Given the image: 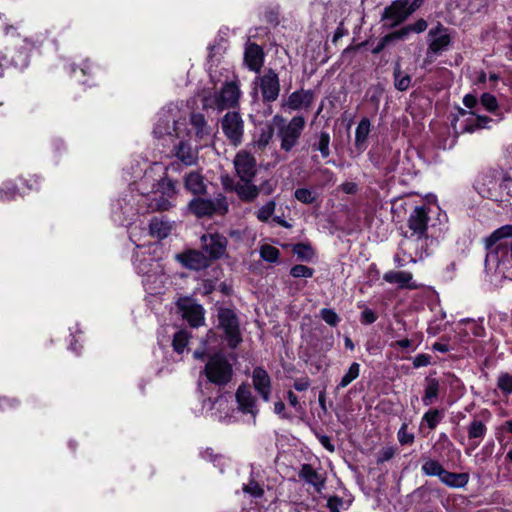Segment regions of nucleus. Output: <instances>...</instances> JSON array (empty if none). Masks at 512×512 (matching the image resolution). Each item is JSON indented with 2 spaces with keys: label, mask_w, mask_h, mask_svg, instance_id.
Instances as JSON below:
<instances>
[{
  "label": "nucleus",
  "mask_w": 512,
  "mask_h": 512,
  "mask_svg": "<svg viewBox=\"0 0 512 512\" xmlns=\"http://www.w3.org/2000/svg\"><path fill=\"white\" fill-rule=\"evenodd\" d=\"M243 120L236 111L228 112L222 119V128H242Z\"/></svg>",
  "instance_id": "nucleus-42"
},
{
  "label": "nucleus",
  "mask_w": 512,
  "mask_h": 512,
  "mask_svg": "<svg viewBox=\"0 0 512 512\" xmlns=\"http://www.w3.org/2000/svg\"><path fill=\"white\" fill-rule=\"evenodd\" d=\"M244 59L250 70L259 71L263 64V51L261 47L255 43L248 44L245 49Z\"/></svg>",
  "instance_id": "nucleus-24"
},
{
  "label": "nucleus",
  "mask_w": 512,
  "mask_h": 512,
  "mask_svg": "<svg viewBox=\"0 0 512 512\" xmlns=\"http://www.w3.org/2000/svg\"><path fill=\"white\" fill-rule=\"evenodd\" d=\"M469 479L468 473H454L445 469L439 480L450 488H463L468 484Z\"/></svg>",
  "instance_id": "nucleus-27"
},
{
  "label": "nucleus",
  "mask_w": 512,
  "mask_h": 512,
  "mask_svg": "<svg viewBox=\"0 0 512 512\" xmlns=\"http://www.w3.org/2000/svg\"><path fill=\"white\" fill-rule=\"evenodd\" d=\"M444 418V410L429 409L422 417V424H426L430 430H434Z\"/></svg>",
  "instance_id": "nucleus-33"
},
{
  "label": "nucleus",
  "mask_w": 512,
  "mask_h": 512,
  "mask_svg": "<svg viewBox=\"0 0 512 512\" xmlns=\"http://www.w3.org/2000/svg\"><path fill=\"white\" fill-rule=\"evenodd\" d=\"M293 253L301 261H310L313 257V250L309 245L297 243L293 246Z\"/></svg>",
  "instance_id": "nucleus-45"
},
{
  "label": "nucleus",
  "mask_w": 512,
  "mask_h": 512,
  "mask_svg": "<svg viewBox=\"0 0 512 512\" xmlns=\"http://www.w3.org/2000/svg\"><path fill=\"white\" fill-rule=\"evenodd\" d=\"M219 453H216L213 448L207 447L205 450L201 451V458L211 462L212 459L216 457Z\"/></svg>",
  "instance_id": "nucleus-62"
},
{
  "label": "nucleus",
  "mask_w": 512,
  "mask_h": 512,
  "mask_svg": "<svg viewBox=\"0 0 512 512\" xmlns=\"http://www.w3.org/2000/svg\"><path fill=\"white\" fill-rule=\"evenodd\" d=\"M170 226L157 218H152L149 224V232L152 236H156L159 239L166 238L170 233Z\"/></svg>",
  "instance_id": "nucleus-34"
},
{
  "label": "nucleus",
  "mask_w": 512,
  "mask_h": 512,
  "mask_svg": "<svg viewBox=\"0 0 512 512\" xmlns=\"http://www.w3.org/2000/svg\"><path fill=\"white\" fill-rule=\"evenodd\" d=\"M480 103L489 112H495L498 108L496 97L490 93H483L480 97Z\"/></svg>",
  "instance_id": "nucleus-49"
},
{
  "label": "nucleus",
  "mask_w": 512,
  "mask_h": 512,
  "mask_svg": "<svg viewBox=\"0 0 512 512\" xmlns=\"http://www.w3.org/2000/svg\"><path fill=\"white\" fill-rule=\"evenodd\" d=\"M287 401L289 403L290 406L294 407V408H297L299 406V400H298V397L297 395L289 390L287 392Z\"/></svg>",
  "instance_id": "nucleus-63"
},
{
  "label": "nucleus",
  "mask_w": 512,
  "mask_h": 512,
  "mask_svg": "<svg viewBox=\"0 0 512 512\" xmlns=\"http://www.w3.org/2000/svg\"><path fill=\"white\" fill-rule=\"evenodd\" d=\"M383 280L390 284H396L400 289H418L421 287L413 280L411 272L407 271H388L383 275Z\"/></svg>",
  "instance_id": "nucleus-20"
},
{
  "label": "nucleus",
  "mask_w": 512,
  "mask_h": 512,
  "mask_svg": "<svg viewBox=\"0 0 512 512\" xmlns=\"http://www.w3.org/2000/svg\"><path fill=\"white\" fill-rule=\"evenodd\" d=\"M276 202L274 200L268 201L265 205L260 207L256 212V217L261 222H268L275 211Z\"/></svg>",
  "instance_id": "nucleus-41"
},
{
  "label": "nucleus",
  "mask_w": 512,
  "mask_h": 512,
  "mask_svg": "<svg viewBox=\"0 0 512 512\" xmlns=\"http://www.w3.org/2000/svg\"><path fill=\"white\" fill-rule=\"evenodd\" d=\"M360 374V364L357 362H353L347 372L343 375L340 382L337 385V389H342L347 387L352 381L358 378Z\"/></svg>",
  "instance_id": "nucleus-37"
},
{
  "label": "nucleus",
  "mask_w": 512,
  "mask_h": 512,
  "mask_svg": "<svg viewBox=\"0 0 512 512\" xmlns=\"http://www.w3.org/2000/svg\"><path fill=\"white\" fill-rule=\"evenodd\" d=\"M485 247L496 254L499 267L509 265L512 268V225L496 229L485 239Z\"/></svg>",
  "instance_id": "nucleus-4"
},
{
  "label": "nucleus",
  "mask_w": 512,
  "mask_h": 512,
  "mask_svg": "<svg viewBox=\"0 0 512 512\" xmlns=\"http://www.w3.org/2000/svg\"><path fill=\"white\" fill-rule=\"evenodd\" d=\"M427 28V22L424 19H419L414 24L402 28L400 31L394 33L397 38H404L409 32L413 31L421 33Z\"/></svg>",
  "instance_id": "nucleus-43"
},
{
  "label": "nucleus",
  "mask_w": 512,
  "mask_h": 512,
  "mask_svg": "<svg viewBox=\"0 0 512 512\" xmlns=\"http://www.w3.org/2000/svg\"><path fill=\"white\" fill-rule=\"evenodd\" d=\"M326 506L330 512H342L349 508L350 502L344 501L342 498L337 496H331L327 499Z\"/></svg>",
  "instance_id": "nucleus-44"
},
{
  "label": "nucleus",
  "mask_w": 512,
  "mask_h": 512,
  "mask_svg": "<svg viewBox=\"0 0 512 512\" xmlns=\"http://www.w3.org/2000/svg\"><path fill=\"white\" fill-rule=\"evenodd\" d=\"M243 491L254 498H261L264 495V489L254 479H251L248 484L243 486Z\"/></svg>",
  "instance_id": "nucleus-47"
},
{
  "label": "nucleus",
  "mask_w": 512,
  "mask_h": 512,
  "mask_svg": "<svg viewBox=\"0 0 512 512\" xmlns=\"http://www.w3.org/2000/svg\"><path fill=\"white\" fill-rule=\"evenodd\" d=\"M252 383L259 396L264 401H269L272 390L271 378L262 366H257L253 369Z\"/></svg>",
  "instance_id": "nucleus-17"
},
{
  "label": "nucleus",
  "mask_w": 512,
  "mask_h": 512,
  "mask_svg": "<svg viewBox=\"0 0 512 512\" xmlns=\"http://www.w3.org/2000/svg\"><path fill=\"white\" fill-rule=\"evenodd\" d=\"M300 476L306 481L313 483L316 491L320 492V479L318 477V473L309 464H304L302 466Z\"/></svg>",
  "instance_id": "nucleus-39"
},
{
  "label": "nucleus",
  "mask_w": 512,
  "mask_h": 512,
  "mask_svg": "<svg viewBox=\"0 0 512 512\" xmlns=\"http://www.w3.org/2000/svg\"><path fill=\"white\" fill-rule=\"evenodd\" d=\"M314 100V95L310 90H300L293 92L284 107L289 110L307 109Z\"/></svg>",
  "instance_id": "nucleus-21"
},
{
  "label": "nucleus",
  "mask_w": 512,
  "mask_h": 512,
  "mask_svg": "<svg viewBox=\"0 0 512 512\" xmlns=\"http://www.w3.org/2000/svg\"><path fill=\"white\" fill-rule=\"evenodd\" d=\"M368 132L369 130H356L355 141L359 149H361L362 144L366 141Z\"/></svg>",
  "instance_id": "nucleus-59"
},
{
  "label": "nucleus",
  "mask_w": 512,
  "mask_h": 512,
  "mask_svg": "<svg viewBox=\"0 0 512 512\" xmlns=\"http://www.w3.org/2000/svg\"><path fill=\"white\" fill-rule=\"evenodd\" d=\"M438 143L437 146L441 149H451L456 143V131L441 130V133L437 135Z\"/></svg>",
  "instance_id": "nucleus-38"
},
{
  "label": "nucleus",
  "mask_w": 512,
  "mask_h": 512,
  "mask_svg": "<svg viewBox=\"0 0 512 512\" xmlns=\"http://www.w3.org/2000/svg\"><path fill=\"white\" fill-rule=\"evenodd\" d=\"M417 7L416 2L409 5L408 0H396L385 8L383 18L391 20V25L404 21Z\"/></svg>",
  "instance_id": "nucleus-12"
},
{
  "label": "nucleus",
  "mask_w": 512,
  "mask_h": 512,
  "mask_svg": "<svg viewBox=\"0 0 512 512\" xmlns=\"http://www.w3.org/2000/svg\"><path fill=\"white\" fill-rule=\"evenodd\" d=\"M275 187H276V182L275 181H273L272 179L265 180L258 187L259 188V194L262 193V194L267 195V196L271 195L274 192Z\"/></svg>",
  "instance_id": "nucleus-54"
},
{
  "label": "nucleus",
  "mask_w": 512,
  "mask_h": 512,
  "mask_svg": "<svg viewBox=\"0 0 512 512\" xmlns=\"http://www.w3.org/2000/svg\"><path fill=\"white\" fill-rule=\"evenodd\" d=\"M322 320L331 326H336L340 322L339 316L330 309H322Z\"/></svg>",
  "instance_id": "nucleus-53"
},
{
  "label": "nucleus",
  "mask_w": 512,
  "mask_h": 512,
  "mask_svg": "<svg viewBox=\"0 0 512 512\" xmlns=\"http://www.w3.org/2000/svg\"><path fill=\"white\" fill-rule=\"evenodd\" d=\"M463 104L466 108L472 110L474 108L477 107L478 105V99L475 95L473 94H466L464 97H463Z\"/></svg>",
  "instance_id": "nucleus-58"
},
{
  "label": "nucleus",
  "mask_w": 512,
  "mask_h": 512,
  "mask_svg": "<svg viewBox=\"0 0 512 512\" xmlns=\"http://www.w3.org/2000/svg\"><path fill=\"white\" fill-rule=\"evenodd\" d=\"M157 193L173 198L176 193V183L174 180L165 176L161 178L157 183Z\"/></svg>",
  "instance_id": "nucleus-36"
},
{
  "label": "nucleus",
  "mask_w": 512,
  "mask_h": 512,
  "mask_svg": "<svg viewBox=\"0 0 512 512\" xmlns=\"http://www.w3.org/2000/svg\"><path fill=\"white\" fill-rule=\"evenodd\" d=\"M295 198L305 204H310L315 201L316 196L313 191L307 188H298L294 192Z\"/></svg>",
  "instance_id": "nucleus-48"
},
{
  "label": "nucleus",
  "mask_w": 512,
  "mask_h": 512,
  "mask_svg": "<svg viewBox=\"0 0 512 512\" xmlns=\"http://www.w3.org/2000/svg\"><path fill=\"white\" fill-rule=\"evenodd\" d=\"M176 260L185 268L194 271H201L210 265V261L201 251L188 249L175 256Z\"/></svg>",
  "instance_id": "nucleus-13"
},
{
  "label": "nucleus",
  "mask_w": 512,
  "mask_h": 512,
  "mask_svg": "<svg viewBox=\"0 0 512 512\" xmlns=\"http://www.w3.org/2000/svg\"><path fill=\"white\" fill-rule=\"evenodd\" d=\"M217 328L223 331V339L227 346L234 350L243 342L240 330V320L236 312L227 307H220L217 311Z\"/></svg>",
  "instance_id": "nucleus-6"
},
{
  "label": "nucleus",
  "mask_w": 512,
  "mask_h": 512,
  "mask_svg": "<svg viewBox=\"0 0 512 512\" xmlns=\"http://www.w3.org/2000/svg\"><path fill=\"white\" fill-rule=\"evenodd\" d=\"M182 312V317L192 328H198L204 324L205 310L201 304L186 300L184 303H178Z\"/></svg>",
  "instance_id": "nucleus-15"
},
{
  "label": "nucleus",
  "mask_w": 512,
  "mask_h": 512,
  "mask_svg": "<svg viewBox=\"0 0 512 512\" xmlns=\"http://www.w3.org/2000/svg\"><path fill=\"white\" fill-rule=\"evenodd\" d=\"M313 272L314 270L312 268L302 264L294 265L290 270L291 276L295 278H309L312 277Z\"/></svg>",
  "instance_id": "nucleus-50"
},
{
  "label": "nucleus",
  "mask_w": 512,
  "mask_h": 512,
  "mask_svg": "<svg viewBox=\"0 0 512 512\" xmlns=\"http://www.w3.org/2000/svg\"><path fill=\"white\" fill-rule=\"evenodd\" d=\"M261 258L269 263H276L280 257V250L272 245L265 244L260 249Z\"/></svg>",
  "instance_id": "nucleus-40"
},
{
  "label": "nucleus",
  "mask_w": 512,
  "mask_h": 512,
  "mask_svg": "<svg viewBox=\"0 0 512 512\" xmlns=\"http://www.w3.org/2000/svg\"><path fill=\"white\" fill-rule=\"evenodd\" d=\"M431 363V357L427 354H419L413 360V366L415 368L425 367Z\"/></svg>",
  "instance_id": "nucleus-57"
},
{
  "label": "nucleus",
  "mask_w": 512,
  "mask_h": 512,
  "mask_svg": "<svg viewBox=\"0 0 512 512\" xmlns=\"http://www.w3.org/2000/svg\"><path fill=\"white\" fill-rule=\"evenodd\" d=\"M241 91L235 81L226 82L218 94L204 96L202 99L203 108L215 105L219 111L233 108L238 105Z\"/></svg>",
  "instance_id": "nucleus-8"
},
{
  "label": "nucleus",
  "mask_w": 512,
  "mask_h": 512,
  "mask_svg": "<svg viewBox=\"0 0 512 512\" xmlns=\"http://www.w3.org/2000/svg\"><path fill=\"white\" fill-rule=\"evenodd\" d=\"M398 441L401 445H408L414 442V434L408 432V425L403 423L397 433Z\"/></svg>",
  "instance_id": "nucleus-51"
},
{
  "label": "nucleus",
  "mask_w": 512,
  "mask_h": 512,
  "mask_svg": "<svg viewBox=\"0 0 512 512\" xmlns=\"http://www.w3.org/2000/svg\"><path fill=\"white\" fill-rule=\"evenodd\" d=\"M394 454L395 449L393 447L383 448L378 454L377 463L389 461L391 458H393Z\"/></svg>",
  "instance_id": "nucleus-55"
},
{
  "label": "nucleus",
  "mask_w": 512,
  "mask_h": 512,
  "mask_svg": "<svg viewBox=\"0 0 512 512\" xmlns=\"http://www.w3.org/2000/svg\"><path fill=\"white\" fill-rule=\"evenodd\" d=\"M176 157L186 166L193 165L197 159L190 144L185 141H180L176 146Z\"/></svg>",
  "instance_id": "nucleus-28"
},
{
  "label": "nucleus",
  "mask_w": 512,
  "mask_h": 512,
  "mask_svg": "<svg viewBox=\"0 0 512 512\" xmlns=\"http://www.w3.org/2000/svg\"><path fill=\"white\" fill-rule=\"evenodd\" d=\"M236 401L239 406V410L243 413H255L256 399L252 395L250 389L245 385H240L236 391Z\"/></svg>",
  "instance_id": "nucleus-23"
},
{
  "label": "nucleus",
  "mask_w": 512,
  "mask_h": 512,
  "mask_svg": "<svg viewBox=\"0 0 512 512\" xmlns=\"http://www.w3.org/2000/svg\"><path fill=\"white\" fill-rule=\"evenodd\" d=\"M171 197L160 194L158 198H155V203L151 207L158 211H168L172 207Z\"/></svg>",
  "instance_id": "nucleus-52"
},
{
  "label": "nucleus",
  "mask_w": 512,
  "mask_h": 512,
  "mask_svg": "<svg viewBox=\"0 0 512 512\" xmlns=\"http://www.w3.org/2000/svg\"><path fill=\"white\" fill-rule=\"evenodd\" d=\"M184 188L196 196L205 195L207 186L204 183V177L198 171H191L184 177Z\"/></svg>",
  "instance_id": "nucleus-22"
},
{
  "label": "nucleus",
  "mask_w": 512,
  "mask_h": 512,
  "mask_svg": "<svg viewBox=\"0 0 512 512\" xmlns=\"http://www.w3.org/2000/svg\"><path fill=\"white\" fill-rule=\"evenodd\" d=\"M203 373L209 383L218 387H225L234 377L233 366L221 351L209 354Z\"/></svg>",
  "instance_id": "nucleus-5"
},
{
  "label": "nucleus",
  "mask_w": 512,
  "mask_h": 512,
  "mask_svg": "<svg viewBox=\"0 0 512 512\" xmlns=\"http://www.w3.org/2000/svg\"><path fill=\"white\" fill-rule=\"evenodd\" d=\"M482 416L484 417V420L474 417L467 427L468 438L473 441V448L478 447L480 442L484 439L487 433L485 421L490 419L491 413L488 410H484L482 412Z\"/></svg>",
  "instance_id": "nucleus-19"
},
{
  "label": "nucleus",
  "mask_w": 512,
  "mask_h": 512,
  "mask_svg": "<svg viewBox=\"0 0 512 512\" xmlns=\"http://www.w3.org/2000/svg\"><path fill=\"white\" fill-rule=\"evenodd\" d=\"M189 339H190V333L188 331H186V330L177 331L174 334L173 340H172L173 350L178 354H182L188 345Z\"/></svg>",
  "instance_id": "nucleus-35"
},
{
  "label": "nucleus",
  "mask_w": 512,
  "mask_h": 512,
  "mask_svg": "<svg viewBox=\"0 0 512 512\" xmlns=\"http://www.w3.org/2000/svg\"><path fill=\"white\" fill-rule=\"evenodd\" d=\"M433 238L429 236L404 233L399 243L398 252L394 256L397 267H403L408 263H415L429 254Z\"/></svg>",
  "instance_id": "nucleus-1"
},
{
  "label": "nucleus",
  "mask_w": 512,
  "mask_h": 512,
  "mask_svg": "<svg viewBox=\"0 0 512 512\" xmlns=\"http://www.w3.org/2000/svg\"><path fill=\"white\" fill-rule=\"evenodd\" d=\"M377 320L375 312L369 308H365L361 313V322L363 324H372Z\"/></svg>",
  "instance_id": "nucleus-56"
},
{
  "label": "nucleus",
  "mask_w": 512,
  "mask_h": 512,
  "mask_svg": "<svg viewBox=\"0 0 512 512\" xmlns=\"http://www.w3.org/2000/svg\"><path fill=\"white\" fill-rule=\"evenodd\" d=\"M18 195H21L19 186L13 181H5L0 186V199L2 201L15 200Z\"/></svg>",
  "instance_id": "nucleus-32"
},
{
  "label": "nucleus",
  "mask_w": 512,
  "mask_h": 512,
  "mask_svg": "<svg viewBox=\"0 0 512 512\" xmlns=\"http://www.w3.org/2000/svg\"><path fill=\"white\" fill-rule=\"evenodd\" d=\"M201 241L204 251L208 254L207 258L209 261L222 258L226 252L228 240L220 233L204 234L201 237Z\"/></svg>",
  "instance_id": "nucleus-11"
},
{
  "label": "nucleus",
  "mask_w": 512,
  "mask_h": 512,
  "mask_svg": "<svg viewBox=\"0 0 512 512\" xmlns=\"http://www.w3.org/2000/svg\"><path fill=\"white\" fill-rule=\"evenodd\" d=\"M34 47L35 44L32 41L24 39L23 44L16 50L9 51V54H6L9 65H13L18 69L26 68L29 64L30 52Z\"/></svg>",
  "instance_id": "nucleus-18"
},
{
  "label": "nucleus",
  "mask_w": 512,
  "mask_h": 512,
  "mask_svg": "<svg viewBox=\"0 0 512 512\" xmlns=\"http://www.w3.org/2000/svg\"><path fill=\"white\" fill-rule=\"evenodd\" d=\"M218 289L225 296H231L233 292L232 286L226 282H221L218 286Z\"/></svg>",
  "instance_id": "nucleus-64"
},
{
  "label": "nucleus",
  "mask_w": 512,
  "mask_h": 512,
  "mask_svg": "<svg viewBox=\"0 0 512 512\" xmlns=\"http://www.w3.org/2000/svg\"><path fill=\"white\" fill-rule=\"evenodd\" d=\"M428 42V53L439 54L446 50L450 45V34L445 27L438 24L435 28L430 29L428 33Z\"/></svg>",
  "instance_id": "nucleus-16"
},
{
  "label": "nucleus",
  "mask_w": 512,
  "mask_h": 512,
  "mask_svg": "<svg viewBox=\"0 0 512 512\" xmlns=\"http://www.w3.org/2000/svg\"><path fill=\"white\" fill-rule=\"evenodd\" d=\"M281 138V148L290 151L301 136L302 130H278Z\"/></svg>",
  "instance_id": "nucleus-31"
},
{
  "label": "nucleus",
  "mask_w": 512,
  "mask_h": 512,
  "mask_svg": "<svg viewBox=\"0 0 512 512\" xmlns=\"http://www.w3.org/2000/svg\"><path fill=\"white\" fill-rule=\"evenodd\" d=\"M231 190L245 203H251L259 196V188L252 182L237 183Z\"/></svg>",
  "instance_id": "nucleus-25"
},
{
  "label": "nucleus",
  "mask_w": 512,
  "mask_h": 512,
  "mask_svg": "<svg viewBox=\"0 0 512 512\" xmlns=\"http://www.w3.org/2000/svg\"><path fill=\"white\" fill-rule=\"evenodd\" d=\"M510 182V176L503 170H490L478 177L475 189L482 197L497 201L509 189Z\"/></svg>",
  "instance_id": "nucleus-2"
},
{
  "label": "nucleus",
  "mask_w": 512,
  "mask_h": 512,
  "mask_svg": "<svg viewBox=\"0 0 512 512\" xmlns=\"http://www.w3.org/2000/svg\"><path fill=\"white\" fill-rule=\"evenodd\" d=\"M188 209L197 218H210L214 215L225 216L229 211V204L222 194L215 201L197 196L189 201Z\"/></svg>",
  "instance_id": "nucleus-7"
},
{
  "label": "nucleus",
  "mask_w": 512,
  "mask_h": 512,
  "mask_svg": "<svg viewBox=\"0 0 512 512\" xmlns=\"http://www.w3.org/2000/svg\"><path fill=\"white\" fill-rule=\"evenodd\" d=\"M259 88L262 94V98L266 102L275 101L280 92V84L278 75L269 70L258 78Z\"/></svg>",
  "instance_id": "nucleus-14"
},
{
  "label": "nucleus",
  "mask_w": 512,
  "mask_h": 512,
  "mask_svg": "<svg viewBox=\"0 0 512 512\" xmlns=\"http://www.w3.org/2000/svg\"><path fill=\"white\" fill-rule=\"evenodd\" d=\"M159 120L161 125L169 127L171 124L173 128L183 126L187 124V116H189L190 124L194 128H203L206 126L205 116L200 112L190 111V102H188L186 108H182L178 104L171 103L163 107L159 113Z\"/></svg>",
  "instance_id": "nucleus-3"
},
{
  "label": "nucleus",
  "mask_w": 512,
  "mask_h": 512,
  "mask_svg": "<svg viewBox=\"0 0 512 512\" xmlns=\"http://www.w3.org/2000/svg\"><path fill=\"white\" fill-rule=\"evenodd\" d=\"M497 387L504 395L512 394V374L501 373L497 379Z\"/></svg>",
  "instance_id": "nucleus-46"
},
{
  "label": "nucleus",
  "mask_w": 512,
  "mask_h": 512,
  "mask_svg": "<svg viewBox=\"0 0 512 512\" xmlns=\"http://www.w3.org/2000/svg\"><path fill=\"white\" fill-rule=\"evenodd\" d=\"M224 133L230 138L234 143L240 142L243 136V130H223Z\"/></svg>",
  "instance_id": "nucleus-60"
},
{
  "label": "nucleus",
  "mask_w": 512,
  "mask_h": 512,
  "mask_svg": "<svg viewBox=\"0 0 512 512\" xmlns=\"http://www.w3.org/2000/svg\"><path fill=\"white\" fill-rule=\"evenodd\" d=\"M430 209L425 206H417L410 213L407 220L408 230L404 233L416 234L428 236V230L430 228L429 222V213Z\"/></svg>",
  "instance_id": "nucleus-10"
},
{
  "label": "nucleus",
  "mask_w": 512,
  "mask_h": 512,
  "mask_svg": "<svg viewBox=\"0 0 512 512\" xmlns=\"http://www.w3.org/2000/svg\"><path fill=\"white\" fill-rule=\"evenodd\" d=\"M234 168L242 182H253L256 176V159L248 151H239L234 158Z\"/></svg>",
  "instance_id": "nucleus-9"
},
{
  "label": "nucleus",
  "mask_w": 512,
  "mask_h": 512,
  "mask_svg": "<svg viewBox=\"0 0 512 512\" xmlns=\"http://www.w3.org/2000/svg\"><path fill=\"white\" fill-rule=\"evenodd\" d=\"M440 391L439 380L430 376L425 378V389L422 397L424 406L432 405L438 398Z\"/></svg>",
  "instance_id": "nucleus-26"
},
{
  "label": "nucleus",
  "mask_w": 512,
  "mask_h": 512,
  "mask_svg": "<svg viewBox=\"0 0 512 512\" xmlns=\"http://www.w3.org/2000/svg\"><path fill=\"white\" fill-rule=\"evenodd\" d=\"M421 471L425 476H437L440 479L445 468L438 460L425 458L421 466Z\"/></svg>",
  "instance_id": "nucleus-29"
},
{
  "label": "nucleus",
  "mask_w": 512,
  "mask_h": 512,
  "mask_svg": "<svg viewBox=\"0 0 512 512\" xmlns=\"http://www.w3.org/2000/svg\"><path fill=\"white\" fill-rule=\"evenodd\" d=\"M468 114H470L472 116H476V118L479 121V123L486 124L488 122V117H486V116L478 115L475 111L468 112L467 110H465L463 108H459V115L465 116V115H468Z\"/></svg>",
  "instance_id": "nucleus-61"
},
{
  "label": "nucleus",
  "mask_w": 512,
  "mask_h": 512,
  "mask_svg": "<svg viewBox=\"0 0 512 512\" xmlns=\"http://www.w3.org/2000/svg\"><path fill=\"white\" fill-rule=\"evenodd\" d=\"M394 86L399 91H406L411 84V76L409 74L404 73L401 70V65L399 62L395 63L394 71Z\"/></svg>",
  "instance_id": "nucleus-30"
}]
</instances>
